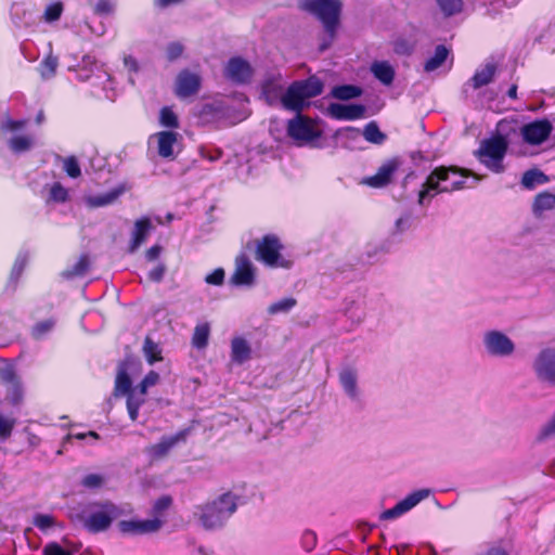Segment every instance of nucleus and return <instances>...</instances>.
<instances>
[{
  "mask_svg": "<svg viewBox=\"0 0 555 555\" xmlns=\"http://www.w3.org/2000/svg\"><path fill=\"white\" fill-rule=\"evenodd\" d=\"M468 177H474V183L467 185L468 188H473L481 180V177L473 173V171L468 169L452 166L436 167L422 183L417 194V204L422 207H427L438 194L464 189L466 186V178Z\"/></svg>",
  "mask_w": 555,
  "mask_h": 555,
  "instance_id": "obj_1",
  "label": "nucleus"
},
{
  "mask_svg": "<svg viewBox=\"0 0 555 555\" xmlns=\"http://www.w3.org/2000/svg\"><path fill=\"white\" fill-rule=\"evenodd\" d=\"M242 503L241 495L228 491L211 501L196 505L194 516L205 530H219L225 526Z\"/></svg>",
  "mask_w": 555,
  "mask_h": 555,
  "instance_id": "obj_2",
  "label": "nucleus"
},
{
  "mask_svg": "<svg viewBox=\"0 0 555 555\" xmlns=\"http://www.w3.org/2000/svg\"><path fill=\"white\" fill-rule=\"evenodd\" d=\"M301 8L318 17L322 23L327 38L321 44L320 50L325 51L335 38L339 23L341 3L339 0H304Z\"/></svg>",
  "mask_w": 555,
  "mask_h": 555,
  "instance_id": "obj_3",
  "label": "nucleus"
},
{
  "mask_svg": "<svg viewBox=\"0 0 555 555\" xmlns=\"http://www.w3.org/2000/svg\"><path fill=\"white\" fill-rule=\"evenodd\" d=\"M323 82L314 76L305 80L294 81L283 94L281 99L282 105L286 109L299 114L309 105L308 100L320 95L323 92Z\"/></svg>",
  "mask_w": 555,
  "mask_h": 555,
  "instance_id": "obj_4",
  "label": "nucleus"
},
{
  "mask_svg": "<svg viewBox=\"0 0 555 555\" xmlns=\"http://www.w3.org/2000/svg\"><path fill=\"white\" fill-rule=\"evenodd\" d=\"M507 147L506 139L502 135H495L483 140L479 149L475 152V155L490 171L501 173L505 170L503 160Z\"/></svg>",
  "mask_w": 555,
  "mask_h": 555,
  "instance_id": "obj_5",
  "label": "nucleus"
},
{
  "mask_svg": "<svg viewBox=\"0 0 555 555\" xmlns=\"http://www.w3.org/2000/svg\"><path fill=\"white\" fill-rule=\"evenodd\" d=\"M281 249L282 245L276 236L266 235L257 245V258L269 267L288 269L292 261L282 258Z\"/></svg>",
  "mask_w": 555,
  "mask_h": 555,
  "instance_id": "obj_6",
  "label": "nucleus"
},
{
  "mask_svg": "<svg viewBox=\"0 0 555 555\" xmlns=\"http://www.w3.org/2000/svg\"><path fill=\"white\" fill-rule=\"evenodd\" d=\"M287 134L299 144H308L319 139L322 131L311 118L299 113L288 120Z\"/></svg>",
  "mask_w": 555,
  "mask_h": 555,
  "instance_id": "obj_7",
  "label": "nucleus"
},
{
  "mask_svg": "<svg viewBox=\"0 0 555 555\" xmlns=\"http://www.w3.org/2000/svg\"><path fill=\"white\" fill-rule=\"evenodd\" d=\"M0 383L5 387L7 398L12 405H17L23 399V385L13 361L1 359Z\"/></svg>",
  "mask_w": 555,
  "mask_h": 555,
  "instance_id": "obj_8",
  "label": "nucleus"
},
{
  "mask_svg": "<svg viewBox=\"0 0 555 555\" xmlns=\"http://www.w3.org/2000/svg\"><path fill=\"white\" fill-rule=\"evenodd\" d=\"M482 341L487 353L496 358H508L516 348L514 341L506 334L498 330L485 333Z\"/></svg>",
  "mask_w": 555,
  "mask_h": 555,
  "instance_id": "obj_9",
  "label": "nucleus"
},
{
  "mask_svg": "<svg viewBox=\"0 0 555 555\" xmlns=\"http://www.w3.org/2000/svg\"><path fill=\"white\" fill-rule=\"evenodd\" d=\"M118 515V508L113 503H105L101 509L93 511L82 518L83 527L91 533L107 530L113 519Z\"/></svg>",
  "mask_w": 555,
  "mask_h": 555,
  "instance_id": "obj_10",
  "label": "nucleus"
},
{
  "mask_svg": "<svg viewBox=\"0 0 555 555\" xmlns=\"http://www.w3.org/2000/svg\"><path fill=\"white\" fill-rule=\"evenodd\" d=\"M495 73L496 65L492 62H488L485 65L478 67L474 76L462 87V92L465 99L474 100L476 92L482 87L488 86L493 80Z\"/></svg>",
  "mask_w": 555,
  "mask_h": 555,
  "instance_id": "obj_11",
  "label": "nucleus"
},
{
  "mask_svg": "<svg viewBox=\"0 0 555 555\" xmlns=\"http://www.w3.org/2000/svg\"><path fill=\"white\" fill-rule=\"evenodd\" d=\"M430 494L429 489H418L399 501L393 507L385 509L379 518L382 520H393L410 512Z\"/></svg>",
  "mask_w": 555,
  "mask_h": 555,
  "instance_id": "obj_12",
  "label": "nucleus"
},
{
  "mask_svg": "<svg viewBox=\"0 0 555 555\" xmlns=\"http://www.w3.org/2000/svg\"><path fill=\"white\" fill-rule=\"evenodd\" d=\"M533 370L540 380L555 386V348L542 349L533 361Z\"/></svg>",
  "mask_w": 555,
  "mask_h": 555,
  "instance_id": "obj_13",
  "label": "nucleus"
},
{
  "mask_svg": "<svg viewBox=\"0 0 555 555\" xmlns=\"http://www.w3.org/2000/svg\"><path fill=\"white\" fill-rule=\"evenodd\" d=\"M553 130V125L548 119H535L521 128V135L526 143L539 145L545 142Z\"/></svg>",
  "mask_w": 555,
  "mask_h": 555,
  "instance_id": "obj_14",
  "label": "nucleus"
},
{
  "mask_svg": "<svg viewBox=\"0 0 555 555\" xmlns=\"http://www.w3.org/2000/svg\"><path fill=\"white\" fill-rule=\"evenodd\" d=\"M224 75L231 81L244 85L250 81L253 68L243 57L234 56L228 61L224 67Z\"/></svg>",
  "mask_w": 555,
  "mask_h": 555,
  "instance_id": "obj_15",
  "label": "nucleus"
},
{
  "mask_svg": "<svg viewBox=\"0 0 555 555\" xmlns=\"http://www.w3.org/2000/svg\"><path fill=\"white\" fill-rule=\"evenodd\" d=\"M180 134L172 130H165L154 133L150 138V143L155 142L157 154L164 159H173L176 157L175 146L178 143Z\"/></svg>",
  "mask_w": 555,
  "mask_h": 555,
  "instance_id": "obj_16",
  "label": "nucleus"
},
{
  "mask_svg": "<svg viewBox=\"0 0 555 555\" xmlns=\"http://www.w3.org/2000/svg\"><path fill=\"white\" fill-rule=\"evenodd\" d=\"M255 282V269L251 261L245 255L235 259V270L230 279L234 286H251Z\"/></svg>",
  "mask_w": 555,
  "mask_h": 555,
  "instance_id": "obj_17",
  "label": "nucleus"
},
{
  "mask_svg": "<svg viewBox=\"0 0 555 555\" xmlns=\"http://www.w3.org/2000/svg\"><path fill=\"white\" fill-rule=\"evenodd\" d=\"M163 526L160 518L154 517L144 520H121L119 530L126 534H145L158 531Z\"/></svg>",
  "mask_w": 555,
  "mask_h": 555,
  "instance_id": "obj_18",
  "label": "nucleus"
},
{
  "mask_svg": "<svg viewBox=\"0 0 555 555\" xmlns=\"http://www.w3.org/2000/svg\"><path fill=\"white\" fill-rule=\"evenodd\" d=\"M326 113L336 120H356L364 116L365 106L362 104L331 103Z\"/></svg>",
  "mask_w": 555,
  "mask_h": 555,
  "instance_id": "obj_19",
  "label": "nucleus"
},
{
  "mask_svg": "<svg viewBox=\"0 0 555 555\" xmlns=\"http://www.w3.org/2000/svg\"><path fill=\"white\" fill-rule=\"evenodd\" d=\"M201 87V78L198 75L189 70L179 73L176 79V94L178 98L185 99L195 94Z\"/></svg>",
  "mask_w": 555,
  "mask_h": 555,
  "instance_id": "obj_20",
  "label": "nucleus"
},
{
  "mask_svg": "<svg viewBox=\"0 0 555 555\" xmlns=\"http://www.w3.org/2000/svg\"><path fill=\"white\" fill-rule=\"evenodd\" d=\"M397 169L398 163L396 160H388L377 169L375 175L365 177L362 183L371 188H384L391 181Z\"/></svg>",
  "mask_w": 555,
  "mask_h": 555,
  "instance_id": "obj_21",
  "label": "nucleus"
},
{
  "mask_svg": "<svg viewBox=\"0 0 555 555\" xmlns=\"http://www.w3.org/2000/svg\"><path fill=\"white\" fill-rule=\"evenodd\" d=\"M154 229L152 221L149 217H142L135 220L132 232L131 240L129 243L128 251L130 254L135 253L140 246L145 242L146 237Z\"/></svg>",
  "mask_w": 555,
  "mask_h": 555,
  "instance_id": "obj_22",
  "label": "nucleus"
},
{
  "mask_svg": "<svg viewBox=\"0 0 555 555\" xmlns=\"http://www.w3.org/2000/svg\"><path fill=\"white\" fill-rule=\"evenodd\" d=\"M126 191V184L121 183L108 192L89 195L85 198V202L90 208L105 207L115 203Z\"/></svg>",
  "mask_w": 555,
  "mask_h": 555,
  "instance_id": "obj_23",
  "label": "nucleus"
},
{
  "mask_svg": "<svg viewBox=\"0 0 555 555\" xmlns=\"http://www.w3.org/2000/svg\"><path fill=\"white\" fill-rule=\"evenodd\" d=\"M149 388L150 387L141 380V383L135 388H132L131 393H129V398H127V411L129 418L132 422L138 420L139 410L145 402V396Z\"/></svg>",
  "mask_w": 555,
  "mask_h": 555,
  "instance_id": "obj_24",
  "label": "nucleus"
},
{
  "mask_svg": "<svg viewBox=\"0 0 555 555\" xmlns=\"http://www.w3.org/2000/svg\"><path fill=\"white\" fill-rule=\"evenodd\" d=\"M339 383L349 399L353 401L359 399L358 375L356 370L344 367L339 372Z\"/></svg>",
  "mask_w": 555,
  "mask_h": 555,
  "instance_id": "obj_25",
  "label": "nucleus"
},
{
  "mask_svg": "<svg viewBox=\"0 0 555 555\" xmlns=\"http://www.w3.org/2000/svg\"><path fill=\"white\" fill-rule=\"evenodd\" d=\"M188 430H180L176 435L165 436L156 444L150 448V453L154 457H162L166 455L178 442L185 440Z\"/></svg>",
  "mask_w": 555,
  "mask_h": 555,
  "instance_id": "obj_26",
  "label": "nucleus"
},
{
  "mask_svg": "<svg viewBox=\"0 0 555 555\" xmlns=\"http://www.w3.org/2000/svg\"><path fill=\"white\" fill-rule=\"evenodd\" d=\"M128 362L125 361L118 365V371L115 379L114 396L129 398L132 391V380L128 373Z\"/></svg>",
  "mask_w": 555,
  "mask_h": 555,
  "instance_id": "obj_27",
  "label": "nucleus"
},
{
  "mask_svg": "<svg viewBox=\"0 0 555 555\" xmlns=\"http://www.w3.org/2000/svg\"><path fill=\"white\" fill-rule=\"evenodd\" d=\"M251 357L249 343L243 337H234L231 341V360L236 364H243Z\"/></svg>",
  "mask_w": 555,
  "mask_h": 555,
  "instance_id": "obj_28",
  "label": "nucleus"
},
{
  "mask_svg": "<svg viewBox=\"0 0 555 555\" xmlns=\"http://www.w3.org/2000/svg\"><path fill=\"white\" fill-rule=\"evenodd\" d=\"M555 208V193L554 192H541L535 195L532 203V214L535 217H541L544 212Z\"/></svg>",
  "mask_w": 555,
  "mask_h": 555,
  "instance_id": "obj_29",
  "label": "nucleus"
},
{
  "mask_svg": "<svg viewBox=\"0 0 555 555\" xmlns=\"http://www.w3.org/2000/svg\"><path fill=\"white\" fill-rule=\"evenodd\" d=\"M374 77L384 86H390L395 79V69L387 61H376L371 65Z\"/></svg>",
  "mask_w": 555,
  "mask_h": 555,
  "instance_id": "obj_30",
  "label": "nucleus"
},
{
  "mask_svg": "<svg viewBox=\"0 0 555 555\" xmlns=\"http://www.w3.org/2000/svg\"><path fill=\"white\" fill-rule=\"evenodd\" d=\"M548 177L539 169H530L524 172L521 185L527 190H533L538 185L547 183Z\"/></svg>",
  "mask_w": 555,
  "mask_h": 555,
  "instance_id": "obj_31",
  "label": "nucleus"
},
{
  "mask_svg": "<svg viewBox=\"0 0 555 555\" xmlns=\"http://www.w3.org/2000/svg\"><path fill=\"white\" fill-rule=\"evenodd\" d=\"M362 89L354 85H338L333 87L331 95L337 100L348 101L362 95Z\"/></svg>",
  "mask_w": 555,
  "mask_h": 555,
  "instance_id": "obj_32",
  "label": "nucleus"
},
{
  "mask_svg": "<svg viewBox=\"0 0 555 555\" xmlns=\"http://www.w3.org/2000/svg\"><path fill=\"white\" fill-rule=\"evenodd\" d=\"M449 54L450 51L446 46H437L434 55L426 61L424 65V70L426 73H431L436 70L447 61Z\"/></svg>",
  "mask_w": 555,
  "mask_h": 555,
  "instance_id": "obj_33",
  "label": "nucleus"
},
{
  "mask_svg": "<svg viewBox=\"0 0 555 555\" xmlns=\"http://www.w3.org/2000/svg\"><path fill=\"white\" fill-rule=\"evenodd\" d=\"M28 262V255L26 251H20L15 258V261L13 263L10 279H9V286H12L13 289L16 287L17 281L23 274V271Z\"/></svg>",
  "mask_w": 555,
  "mask_h": 555,
  "instance_id": "obj_34",
  "label": "nucleus"
},
{
  "mask_svg": "<svg viewBox=\"0 0 555 555\" xmlns=\"http://www.w3.org/2000/svg\"><path fill=\"white\" fill-rule=\"evenodd\" d=\"M64 542L67 548H64L57 542H50L46 544L43 547V555H75V553L79 550L78 545L67 541L66 539Z\"/></svg>",
  "mask_w": 555,
  "mask_h": 555,
  "instance_id": "obj_35",
  "label": "nucleus"
},
{
  "mask_svg": "<svg viewBox=\"0 0 555 555\" xmlns=\"http://www.w3.org/2000/svg\"><path fill=\"white\" fill-rule=\"evenodd\" d=\"M59 60L52 53L48 54L39 64L38 72L43 80L53 78L56 74Z\"/></svg>",
  "mask_w": 555,
  "mask_h": 555,
  "instance_id": "obj_36",
  "label": "nucleus"
},
{
  "mask_svg": "<svg viewBox=\"0 0 555 555\" xmlns=\"http://www.w3.org/2000/svg\"><path fill=\"white\" fill-rule=\"evenodd\" d=\"M143 353L149 362V364L153 365L155 362L162 361V348L157 343L152 340L149 336L144 339L143 344Z\"/></svg>",
  "mask_w": 555,
  "mask_h": 555,
  "instance_id": "obj_37",
  "label": "nucleus"
},
{
  "mask_svg": "<svg viewBox=\"0 0 555 555\" xmlns=\"http://www.w3.org/2000/svg\"><path fill=\"white\" fill-rule=\"evenodd\" d=\"M209 334L210 327L208 323L196 325L192 337V345L196 349H204L208 344Z\"/></svg>",
  "mask_w": 555,
  "mask_h": 555,
  "instance_id": "obj_38",
  "label": "nucleus"
},
{
  "mask_svg": "<svg viewBox=\"0 0 555 555\" xmlns=\"http://www.w3.org/2000/svg\"><path fill=\"white\" fill-rule=\"evenodd\" d=\"M364 139L373 144H382L386 140V134L383 133L375 121H370L363 129Z\"/></svg>",
  "mask_w": 555,
  "mask_h": 555,
  "instance_id": "obj_39",
  "label": "nucleus"
},
{
  "mask_svg": "<svg viewBox=\"0 0 555 555\" xmlns=\"http://www.w3.org/2000/svg\"><path fill=\"white\" fill-rule=\"evenodd\" d=\"M34 145V138L30 135H13L9 140V147L14 153H23L29 151Z\"/></svg>",
  "mask_w": 555,
  "mask_h": 555,
  "instance_id": "obj_40",
  "label": "nucleus"
},
{
  "mask_svg": "<svg viewBox=\"0 0 555 555\" xmlns=\"http://www.w3.org/2000/svg\"><path fill=\"white\" fill-rule=\"evenodd\" d=\"M68 199V191L61 182H53L49 186L48 203L63 204Z\"/></svg>",
  "mask_w": 555,
  "mask_h": 555,
  "instance_id": "obj_41",
  "label": "nucleus"
},
{
  "mask_svg": "<svg viewBox=\"0 0 555 555\" xmlns=\"http://www.w3.org/2000/svg\"><path fill=\"white\" fill-rule=\"evenodd\" d=\"M437 4L443 15L447 17L460 13L463 9L462 0H437Z\"/></svg>",
  "mask_w": 555,
  "mask_h": 555,
  "instance_id": "obj_42",
  "label": "nucleus"
},
{
  "mask_svg": "<svg viewBox=\"0 0 555 555\" xmlns=\"http://www.w3.org/2000/svg\"><path fill=\"white\" fill-rule=\"evenodd\" d=\"M88 268L89 259L87 255H83L64 272V275L66 278L81 276L87 272Z\"/></svg>",
  "mask_w": 555,
  "mask_h": 555,
  "instance_id": "obj_43",
  "label": "nucleus"
},
{
  "mask_svg": "<svg viewBox=\"0 0 555 555\" xmlns=\"http://www.w3.org/2000/svg\"><path fill=\"white\" fill-rule=\"evenodd\" d=\"M159 122L163 127L175 129L179 127V120L176 113L168 106L160 109Z\"/></svg>",
  "mask_w": 555,
  "mask_h": 555,
  "instance_id": "obj_44",
  "label": "nucleus"
},
{
  "mask_svg": "<svg viewBox=\"0 0 555 555\" xmlns=\"http://www.w3.org/2000/svg\"><path fill=\"white\" fill-rule=\"evenodd\" d=\"M296 306V300L292 297L283 298L269 306L268 312L270 314L287 313Z\"/></svg>",
  "mask_w": 555,
  "mask_h": 555,
  "instance_id": "obj_45",
  "label": "nucleus"
},
{
  "mask_svg": "<svg viewBox=\"0 0 555 555\" xmlns=\"http://www.w3.org/2000/svg\"><path fill=\"white\" fill-rule=\"evenodd\" d=\"M63 169L69 178L77 179L81 176V169L75 156H68L63 159Z\"/></svg>",
  "mask_w": 555,
  "mask_h": 555,
  "instance_id": "obj_46",
  "label": "nucleus"
},
{
  "mask_svg": "<svg viewBox=\"0 0 555 555\" xmlns=\"http://www.w3.org/2000/svg\"><path fill=\"white\" fill-rule=\"evenodd\" d=\"M199 155L210 163L217 162L221 158L223 152L221 149L215 145H201L198 147Z\"/></svg>",
  "mask_w": 555,
  "mask_h": 555,
  "instance_id": "obj_47",
  "label": "nucleus"
},
{
  "mask_svg": "<svg viewBox=\"0 0 555 555\" xmlns=\"http://www.w3.org/2000/svg\"><path fill=\"white\" fill-rule=\"evenodd\" d=\"M15 418L5 417L0 414V439H8L14 429Z\"/></svg>",
  "mask_w": 555,
  "mask_h": 555,
  "instance_id": "obj_48",
  "label": "nucleus"
},
{
  "mask_svg": "<svg viewBox=\"0 0 555 555\" xmlns=\"http://www.w3.org/2000/svg\"><path fill=\"white\" fill-rule=\"evenodd\" d=\"M54 321L53 320H44L39 323H37L33 328V335L37 339H41L44 337L49 332L52 331L54 327Z\"/></svg>",
  "mask_w": 555,
  "mask_h": 555,
  "instance_id": "obj_49",
  "label": "nucleus"
},
{
  "mask_svg": "<svg viewBox=\"0 0 555 555\" xmlns=\"http://www.w3.org/2000/svg\"><path fill=\"white\" fill-rule=\"evenodd\" d=\"M63 12V5L61 2H54L47 7L44 11V20L47 22H55L57 21Z\"/></svg>",
  "mask_w": 555,
  "mask_h": 555,
  "instance_id": "obj_50",
  "label": "nucleus"
},
{
  "mask_svg": "<svg viewBox=\"0 0 555 555\" xmlns=\"http://www.w3.org/2000/svg\"><path fill=\"white\" fill-rule=\"evenodd\" d=\"M171 498L168 495H164L157 499L153 505V515L154 517L159 518L171 505Z\"/></svg>",
  "mask_w": 555,
  "mask_h": 555,
  "instance_id": "obj_51",
  "label": "nucleus"
},
{
  "mask_svg": "<svg viewBox=\"0 0 555 555\" xmlns=\"http://www.w3.org/2000/svg\"><path fill=\"white\" fill-rule=\"evenodd\" d=\"M115 7L112 0H98L93 11L98 15H109L114 13Z\"/></svg>",
  "mask_w": 555,
  "mask_h": 555,
  "instance_id": "obj_52",
  "label": "nucleus"
},
{
  "mask_svg": "<svg viewBox=\"0 0 555 555\" xmlns=\"http://www.w3.org/2000/svg\"><path fill=\"white\" fill-rule=\"evenodd\" d=\"M224 270L222 268H217L205 276V282L209 285L220 286L224 282Z\"/></svg>",
  "mask_w": 555,
  "mask_h": 555,
  "instance_id": "obj_53",
  "label": "nucleus"
},
{
  "mask_svg": "<svg viewBox=\"0 0 555 555\" xmlns=\"http://www.w3.org/2000/svg\"><path fill=\"white\" fill-rule=\"evenodd\" d=\"M103 477L99 474H89L83 477L81 485L87 489H98L103 485Z\"/></svg>",
  "mask_w": 555,
  "mask_h": 555,
  "instance_id": "obj_54",
  "label": "nucleus"
},
{
  "mask_svg": "<svg viewBox=\"0 0 555 555\" xmlns=\"http://www.w3.org/2000/svg\"><path fill=\"white\" fill-rule=\"evenodd\" d=\"M34 525L44 531L54 525V519L52 516L47 514H37L34 518Z\"/></svg>",
  "mask_w": 555,
  "mask_h": 555,
  "instance_id": "obj_55",
  "label": "nucleus"
},
{
  "mask_svg": "<svg viewBox=\"0 0 555 555\" xmlns=\"http://www.w3.org/2000/svg\"><path fill=\"white\" fill-rule=\"evenodd\" d=\"M26 122H27L26 120H14V119L8 118L2 121L1 130L5 131V132H16V131L22 130L25 127Z\"/></svg>",
  "mask_w": 555,
  "mask_h": 555,
  "instance_id": "obj_56",
  "label": "nucleus"
},
{
  "mask_svg": "<svg viewBox=\"0 0 555 555\" xmlns=\"http://www.w3.org/2000/svg\"><path fill=\"white\" fill-rule=\"evenodd\" d=\"M301 545L307 552H311L317 545V535L313 531L307 530L301 535Z\"/></svg>",
  "mask_w": 555,
  "mask_h": 555,
  "instance_id": "obj_57",
  "label": "nucleus"
},
{
  "mask_svg": "<svg viewBox=\"0 0 555 555\" xmlns=\"http://www.w3.org/2000/svg\"><path fill=\"white\" fill-rule=\"evenodd\" d=\"M183 53V46L180 42H170L166 48V55L169 61H175Z\"/></svg>",
  "mask_w": 555,
  "mask_h": 555,
  "instance_id": "obj_58",
  "label": "nucleus"
},
{
  "mask_svg": "<svg viewBox=\"0 0 555 555\" xmlns=\"http://www.w3.org/2000/svg\"><path fill=\"white\" fill-rule=\"evenodd\" d=\"M413 48V44L403 38H398L393 44L395 52L403 55L411 54Z\"/></svg>",
  "mask_w": 555,
  "mask_h": 555,
  "instance_id": "obj_59",
  "label": "nucleus"
},
{
  "mask_svg": "<svg viewBox=\"0 0 555 555\" xmlns=\"http://www.w3.org/2000/svg\"><path fill=\"white\" fill-rule=\"evenodd\" d=\"M165 275V266L159 263L149 272V279L154 282H160Z\"/></svg>",
  "mask_w": 555,
  "mask_h": 555,
  "instance_id": "obj_60",
  "label": "nucleus"
},
{
  "mask_svg": "<svg viewBox=\"0 0 555 555\" xmlns=\"http://www.w3.org/2000/svg\"><path fill=\"white\" fill-rule=\"evenodd\" d=\"M411 225V216L410 215H403L396 221V229L398 232L402 233L405 230H408Z\"/></svg>",
  "mask_w": 555,
  "mask_h": 555,
  "instance_id": "obj_61",
  "label": "nucleus"
},
{
  "mask_svg": "<svg viewBox=\"0 0 555 555\" xmlns=\"http://www.w3.org/2000/svg\"><path fill=\"white\" fill-rule=\"evenodd\" d=\"M159 380V374L155 371H150L142 379L149 387L155 386Z\"/></svg>",
  "mask_w": 555,
  "mask_h": 555,
  "instance_id": "obj_62",
  "label": "nucleus"
},
{
  "mask_svg": "<svg viewBox=\"0 0 555 555\" xmlns=\"http://www.w3.org/2000/svg\"><path fill=\"white\" fill-rule=\"evenodd\" d=\"M160 251L162 247L159 245H154L146 250L145 257L149 261H154L159 257Z\"/></svg>",
  "mask_w": 555,
  "mask_h": 555,
  "instance_id": "obj_63",
  "label": "nucleus"
},
{
  "mask_svg": "<svg viewBox=\"0 0 555 555\" xmlns=\"http://www.w3.org/2000/svg\"><path fill=\"white\" fill-rule=\"evenodd\" d=\"M477 555H508L507 551L501 546H491Z\"/></svg>",
  "mask_w": 555,
  "mask_h": 555,
  "instance_id": "obj_64",
  "label": "nucleus"
}]
</instances>
